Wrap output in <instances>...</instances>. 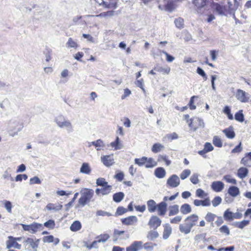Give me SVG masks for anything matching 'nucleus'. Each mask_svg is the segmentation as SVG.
Here are the masks:
<instances>
[{
	"label": "nucleus",
	"instance_id": "1",
	"mask_svg": "<svg viewBox=\"0 0 251 251\" xmlns=\"http://www.w3.org/2000/svg\"><path fill=\"white\" fill-rule=\"evenodd\" d=\"M80 193L81 196L78 200V205L76 206V208L79 206L83 207L89 203L94 196V192L92 189L85 188L82 189Z\"/></svg>",
	"mask_w": 251,
	"mask_h": 251
},
{
	"label": "nucleus",
	"instance_id": "2",
	"mask_svg": "<svg viewBox=\"0 0 251 251\" xmlns=\"http://www.w3.org/2000/svg\"><path fill=\"white\" fill-rule=\"evenodd\" d=\"M188 126L193 129L194 131H196L199 128H203L204 127V123L202 119L195 117L193 119H190Z\"/></svg>",
	"mask_w": 251,
	"mask_h": 251
},
{
	"label": "nucleus",
	"instance_id": "3",
	"mask_svg": "<svg viewBox=\"0 0 251 251\" xmlns=\"http://www.w3.org/2000/svg\"><path fill=\"white\" fill-rule=\"evenodd\" d=\"M23 229L25 231H30L31 233H36L39 229L42 227L41 224L33 222L30 225L22 224Z\"/></svg>",
	"mask_w": 251,
	"mask_h": 251
},
{
	"label": "nucleus",
	"instance_id": "4",
	"mask_svg": "<svg viewBox=\"0 0 251 251\" xmlns=\"http://www.w3.org/2000/svg\"><path fill=\"white\" fill-rule=\"evenodd\" d=\"M251 95L245 91L238 89L235 94L236 98L241 102H248L249 101Z\"/></svg>",
	"mask_w": 251,
	"mask_h": 251
},
{
	"label": "nucleus",
	"instance_id": "5",
	"mask_svg": "<svg viewBox=\"0 0 251 251\" xmlns=\"http://www.w3.org/2000/svg\"><path fill=\"white\" fill-rule=\"evenodd\" d=\"M6 248L10 249L12 247H14L15 249L20 250L21 249L22 246L19 244L16 241V238L10 236L8 237V240L6 242Z\"/></svg>",
	"mask_w": 251,
	"mask_h": 251
},
{
	"label": "nucleus",
	"instance_id": "6",
	"mask_svg": "<svg viewBox=\"0 0 251 251\" xmlns=\"http://www.w3.org/2000/svg\"><path fill=\"white\" fill-rule=\"evenodd\" d=\"M180 183V180L176 175H172L167 180V184L172 188L178 186Z\"/></svg>",
	"mask_w": 251,
	"mask_h": 251
},
{
	"label": "nucleus",
	"instance_id": "7",
	"mask_svg": "<svg viewBox=\"0 0 251 251\" xmlns=\"http://www.w3.org/2000/svg\"><path fill=\"white\" fill-rule=\"evenodd\" d=\"M199 220V216L193 214L189 216H188L185 219V222H186L189 226L192 228V227L196 225V224Z\"/></svg>",
	"mask_w": 251,
	"mask_h": 251
},
{
	"label": "nucleus",
	"instance_id": "8",
	"mask_svg": "<svg viewBox=\"0 0 251 251\" xmlns=\"http://www.w3.org/2000/svg\"><path fill=\"white\" fill-rule=\"evenodd\" d=\"M161 219L157 216H152L149 221L148 225L154 229H156L161 225Z\"/></svg>",
	"mask_w": 251,
	"mask_h": 251
},
{
	"label": "nucleus",
	"instance_id": "9",
	"mask_svg": "<svg viewBox=\"0 0 251 251\" xmlns=\"http://www.w3.org/2000/svg\"><path fill=\"white\" fill-rule=\"evenodd\" d=\"M143 248L142 241H134L129 246L126 248V251H138Z\"/></svg>",
	"mask_w": 251,
	"mask_h": 251
},
{
	"label": "nucleus",
	"instance_id": "10",
	"mask_svg": "<svg viewBox=\"0 0 251 251\" xmlns=\"http://www.w3.org/2000/svg\"><path fill=\"white\" fill-rule=\"evenodd\" d=\"M121 222L123 225L129 226L132 225L134 223H136L138 219L135 216H130L126 218L121 219Z\"/></svg>",
	"mask_w": 251,
	"mask_h": 251
},
{
	"label": "nucleus",
	"instance_id": "11",
	"mask_svg": "<svg viewBox=\"0 0 251 251\" xmlns=\"http://www.w3.org/2000/svg\"><path fill=\"white\" fill-rule=\"evenodd\" d=\"M167 203L165 201H161L157 204V210L158 215L163 216L166 214L167 210Z\"/></svg>",
	"mask_w": 251,
	"mask_h": 251
},
{
	"label": "nucleus",
	"instance_id": "12",
	"mask_svg": "<svg viewBox=\"0 0 251 251\" xmlns=\"http://www.w3.org/2000/svg\"><path fill=\"white\" fill-rule=\"evenodd\" d=\"M101 161L106 167H110L114 163L112 155H103L101 156Z\"/></svg>",
	"mask_w": 251,
	"mask_h": 251
},
{
	"label": "nucleus",
	"instance_id": "13",
	"mask_svg": "<svg viewBox=\"0 0 251 251\" xmlns=\"http://www.w3.org/2000/svg\"><path fill=\"white\" fill-rule=\"evenodd\" d=\"M60 128H66L68 133L72 132L74 131L73 126L72 123L69 120L66 119L61 122L60 125L58 126Z\"/></svg>",
	"mask_w": 251,
	"mask_h": 251
},
{
	"label": "nucleus",
	"instance_id": "14",
	"mask_svg": "<svg viewBox=\"0 0 251 251\" xmlns=\"http://www.w3.org/2000/svg\"><path fill=\"white\" fill-rule=\"evenodd\" d=\"M60 128H66L68 133L72 132L74 131L73 126L72 123L69 120L66 119L61 122L60 125L58 126Z\"/></svg>",
	"mask_w": 251,
	"mask_h": 251
},
{
	"label": "nucleus",
	"instance_id": "15",
	"mask_svg": "<svg viewBox=\"0 0 251 251\" xmlns=\"http://www.w3.org/2000/svg\"><path fill=\"white\" fill-rule=\"evenodd\" d=\"M211 188L216 192H221L224 188V184L221 181H214L211 185Z\"/></svg>",
	"mask_w": 251,
	"mask_h": 251
},
{
	"label": "nucleus",
	"instance_id": "16",
	"mask_svg": "<svg viewBox=\"0 0 251 251\" xmlns=\"http://www.w3.org/2000/svg\"><path fill=\"white\" fill-rule=\"evenodd\" d=\"M88 147H90L91 145L94 146L97 151L101 150V148H103L105 146V144L101 139H98L96 141L91 142H88Z\"/></svg>",
	"mask_w": 251,
	"mask_h": 251
},
{
	"label": "nucleus",
	"instance_id": "17",
	"mask_svg": "<svg viewBox=\"0 0 251 251\" xmlns=\"http://www.w3.org/2000/svg\"><path fill=\"white\" fill-rule=\"evenodd\" d=\"M226 137L229 139H233L235 136V133L232 126H230L228 128H226L223 130Z\"/></svg>",
	"mask_w": 251,
	"mask_h": 251
},
{
	"label": "nucleus",
	"instance_id": "18",
	"mask_svg": "<svg viewBox=\"0 0 251 251\" xmlns=\"http://www.w3.org/2000/svg\"><path fill=\"white\" fill-rule=\"evenodd\" d=\"M213 8L220 15H226L225 6L221 5L218 3H214L213 4Z\"/></svg>",
	"mask_w": 251,
	"mask_h": 251
},
{
	"label": "nucleus",
	"instance_id": "19",
	"mask_svg": "<svg viewBox=\"0 0 251 251\" xmlns=\"http://www.w3.org/2000/svg\"><path fill=\"white\" fill-rule=\"evenodd\" d=\"M194 204L196 206L202 205L203 206H208L210 205V200L208 198H205L203 200H195Z\"/></svg>",
	"mask_w": 251,
	"mask_h": 251
},
{
	"label": "nucleus",
	"instance_id": "20",
	"mask_svg": "<svg viewBox=\"0 0 251 251\" xmlns=\"http://www.w3.org/2000/svg\"><path fill=\"white\" fill-rule=\"evenodd\" d=\"M154 174L156 177L162 178L165 177L166 172L164 168L159 167L155 169Z\"/></svg>",
	"mask_w": 251,
	"mask_h": 251
},
{
	"label": "nucleus",
	"instance_id": "21",
	"mask_svg": "<svg viewBox=\"0 0 251 251\" xmlns=\"http://www.w3.org/2000/svg\"><path fill=\"white\" fill-rule=\"evenodd\" d=\"M164 230L163 233V238L164 240L167 239L172 233V227L169 224H166L164 226Z\"/></svg>",
	"mask_w": 251,
	"mask_h": 251
},
{
	"label": "nucleus",
	"instance_id": "22",
	"mask_svg": "<svg viewBox=\"0 0 251 251\" xmlns=\"http://www.w3.org/2000/svg\"><path fill=\"white\" fill-rule=\"evenodd\" d=\"M148 211L150 213L154 212L157 209V204L153 200H150L147 202Z\"/></svg>",
	"mask_w": 251,
	"mask_h": 251
},
{
	"label": "nucleus",
	"instance_id": "23",
	"mask_svg": "<svg viewBox=\"0 0 251 251\" xmlns=\"http://www.w3.org/2000/svg\"><path fill=\"white\" fill-rule=\"evenodd\" d=\"M227 193L228 194L233 197H236L240 194V190L238 187L235 186H229Z\"/></svg>",
	"mask_w": 251,
	"mask_h": 251
},
{
	"label": "nucleus",
	"instance_id": "24",
	"mask_svg": "<svg viewBox=\"0 0 251 251\" xmlns=\"http://www.w3.org/2000/svg\"><path fill=\"white\" fill-rule=\"evenodd\" d=\"M227 3L229 10L231 11H234L237 10L239 5V3L237 0H228Z\"/></svg>",
	"mask_w": 251,
	"mask_h": 251
},
{
	"label": "nucleus",
	"instance_id": "25",
	"mask_svg": "<svg viewBox=\"0 0 251 251\" xmlns=\"http://www.w3.org/2000/svg\"><path fill=\"white\" fill-rule=\"evenodd\" d=\"M208 2V0H193V3L200 10L203 8Z\"/></svg>",
	"mask_w": 251,
	"mask_h": 251
},
{
	"label": "nucleus",
	"instance_id": "26",
	"mask_svg": "<svg viewBox=\"0 0 251 251\" xmlns=\"http://www.w3.org/2000/svg\"><path fill=\"white\" fill-rule=\"evenodd\" d=\"M249 173L248 169L246 167H240L237 171V175L240 178L246 177Z\"/></svg>",
	"mask_w": 251,
	"mask_h": 251
},
{
	"label": "nucleus",
	"instance_id": "27",
	"mask_svg": "<svg viewBox=\"0 0 251 251\" xmlns=\"http://www.w3.org/2000/svg\"><path fill=\"white\" fill-rule=\"evenodd\" d=\"M63 206L62 205L60 204H53L51 203H48L47 206H46V208L48 210H54V211H58L61 210Z\"/></svg>",
	"mask_w": 251,
	"mask_h": 251
},
{
	"label": "nucleus",
	"instance_id": "28",
	"mask_svg": "<svg viewBox=\"0 0 251 251\" xmlns=\"http://www.w3.org/2000/svg\"><path fill=\"white\" fill-rule=\"evenodd\" d=\"M82 227V225L80 221H74L70 227V230L73 232H76L79 230Z\"/></svg>",
	"mask_w": 251,
	"mask_h": 251
},
{
	"label": "nucleus",
	"instance_id": "29",
	"mask_svg": "<svg viewBox=\"0 0 251 251\" xmlns=\"http://www.w3.org/2000/svg\"><path fill=\"white\" fill-rule=\"evenodd\" d=\"M125 194L122 192H117L113 195V200L116 203L120 202L124 198Z\"/></svg>",
	"mask_w": 251,
	"mask_h": 251
},
{
	"label": "nucleus",
	"instance_id": "30",
	"mask_svg": "<svg viewBox=\"0 0 251 251\" xmlns=\"http://www.w3.org/2000/svg\"><path fill=\"white\" fill-rule=\"evenodd\" d=\"M250 223V220H243L241 222H235L232 223V226L236 227L240 229L244 228L245 226H247Z\"/></svg>",
	"mask_w": 251,
	"mask_h": 251
},
{
	"label": "nucleus",
	"instance_id": "31",
	"mask_svg": "<svg viewBox=\"0 0 251 251\" xmlns=\"http://www.w3.org/2000/svg\"><path fill=\"white\" fill-rule=\"evenodd\" d=\"M80 172L82 174L88 175L91 173V169L88 163H83L80 168Z\"/></svg>",
	"mask_w": 251,
	"mask_h": 251
},
{
	"label": "nucleus",
	"instance_id": "32",
	"mask_svg": "<svg viewBox=\"0 0 251 251\" xmlns=\"http://www.w3.org/2000/svg\"><path fill=\"white\" fill-rule=\"evenodd\" d=\"M223 218L225 220L230 222L233 220V213L229 209H227L223 214Z\"/></svg>",
	"mask_w": 251,
	"mask_h": 251
},
{
	"label": "nucleus",
	"instance_id": "33",
	"mask_svg": "<svg viewBox=\"0 0 251 251\" xmlns=\"http://www.w3.org/2000/svg\"><path fill=\"white\" fill-rule=\"evenodd\" d=\"M157 165V162L152 157H147V162L145 164L146 168H152Z\"/></svg>",
	"mask_w": 251,
	"mask_h": 251
},
{
	"label": "nucleus",
	"instance_id": "34",
	"mask_svg": "<svg viewBox=\"0 0 251 251\" xmlns=\"http://www.w3.org/2000/svg\"><path fill=\"white\" fill-rule=\"evenodd\" d=\"M180 211L182 214L186 215L190 213L192 209L190 204L184 203L181 206Z\"/></svg>",
	"mask_w": 251,
	"mask_h": 251
},
{
	"label": "nucleus",
	"instance_id": "35",
	"mask_svg": "<svg viewBox=\"0 0 251 251\" xmlns=\"http://www.w3.org/2000/svg\"><path fill=\"white\" fill-rule=\"evenodd\" d=\"M179 212V206L177 204L171 205L169 206V211L168 215L172 216L176 215Z\"/></svg>",
	"mask_w": 251,
	"mask_h": 251
},
{
	"label": "nucleus",
	"instance_id": "36",
	"mask_svg": "<svg viewBox=\"0 0 251 251\" xmlns=\"http://www.w3.org/2000/svg\"><path fill=\"white\" fill-rule=\"evenodd\" d=\"M249 159L251 160V152H247L245 156L241 160V163L247 167H251V164H248Z\"/></svg>",
	"mask_w": 251,
	"mask_h": 251
},
{
	"label": "nucleus",
	"instance_id": "37",
	"mask_svg": "<svg viewBox=\"0 0 251 251\" xmlns=\"http://www.w3.org/2000/svg\"><path fill=\"white\" fill-rule=\"evenodd\" d=\"M110 146L114 148L115 150H120L122 148V146L120 143V140L118 136L116 137L115 140L110 143Z\"/></svg>",
	"mask_w": 251,
	"mask_h": 251
},
{
	"label": "nucleus",
	"instance_id": "38",
	"mask_svg": "<svg viewBox=\"0 0 251 251\" xmlns=\"http://www.w3.org/2000/svg\"><path fill=\"white\" fill-rule=\"evenodd\" d=\"M179 229L181 233H184L185 234H188L191 232L192 228H190L186 223H185V225L180 224L179 226Z\"/></svg>",
	"mask_w": 251,
	"mask_h": 251
},
{
	"label": "nucleus",
	"instance_id": "39",
	"mask_svg": "<svg viewBox=\"0 0 251 251\" xmlns=\"http://www.w3.org/2000/svg\"><path fill=\"white\" fill-rule=\"evenodd\" d=\"M25 242L27 244H29L31 247L32 248L33 251H37L38 248L37 244L34 242L33 239L28 237L25 241Z\"/></svg>",
	"mask_w": 251,
	"mask_h": 251
},
{
	"label": "nucleus",
	"instance_id": "40",
	"mask_svg": "<svg viewBox=\"0 0 251 251\" xmlns=\"http://www.w3.org/2000/svg\"><path fill=\"white\" fill-rule=\"evenodd\" d=\"M52 53V50L48 48H46L43 51V54L45 56L46 62H49L51 60Z\"/></svg>",
	"mask_w": 251,
	"mask_h": 251
},
{
	"label": "nucleus",
	"instance_id": "41",
	"mask_svg": "<svg viewBox=\"0 0 251 251\" xmlns=\"http://www.w3.org/2000/svg\"><path fill=\"white\" fill-rule=\"evenodd\" d=\"M109 238V235L107 233L100 234L96 237L98 240V243H104L106 242Z\"/></svg>",
	"mask_w": 251,
	"mask_h": 251
},
{
	"label": "nucleus",
	"instance_id": "42",
	"mask_svg": "<svg viewBox=\"0 0 251 251\" xmlns=\"http://www.w3.org/2000/svg\"><path fill=\"white\" fill-rule=\"evenodd\" d=\"M103 7L108 9L113 8L115 9H116L118 7V3L117 1L111 0L109 2L105 1V3H104Z\"/></svg>",
	"mask_w": 251,
	"mask_h": 251
},
{
	"label": "nucleus",
	"instance_id": "43",
	"mask_svg": "<svg viewBox=\"0 0 251 251\" xmlns=\"http://www.w3.org/2000/svg\"><path fill=\"white\" fill-rule=\"evenodd\" d=\"M235 120L239 122H243L244 120V115L243 113V110H240L237 112L234 116Z\"/></svg>",
	"mask_w": 251,
	"mask_h": 251
},
{
	"label": "nucleus",
	"instance_id": "44",
	"mask_svg": "<svg viewBox=\"0 0 251 251\" xmlns=\"http://www.w3.org/2000/svg\"><path fill=\"white\" fill-rule=\"evenodd\" d=\"M147 157L143 156L140 158H135L134 159V163L138 165L139 166H145V164L147 162Z\"/></svg>",
	"mask_w": 251,
	"mask_h": 251
},
{
	"label": "nucleus",
	"instance_id": "45",
	"mask_svg": "<svg viewBox=\"0 0 251 251\" xmlns=\"http://www.w3.org/2000/svg\"><path fill=\"white\" fill-rule=\"evenodd\" d=\"M216 215L211 212H208L205 216V219L207 222L211 223V226H213V222L214 221L215 218L216 217Z\"/></svg>",
	"mask_w": 251,
	"mask_h": 251
},
{
	"label": "nucleus",
	"instance_id": "46",
	"mask_svg": "<svg viewBox=\"0 0 251 251\" xmlns=\"http://www.w3.org/2000/svg\"><path fill=\"white\" fill-rule=\"evenodd\" d=\"M164 148V146L160 143L154 144L151 148V151L153 153H157L161 151V150Z\"/></svg>",
	"mask_w": 251,
	"mask_h": 251
},
{
	"label": "nucleus",
	"instance_id": "47",
	"mask_svg": "<svg viewBox=\"0 0 251 251\" xmlns=\"http://www.w3.org/2000/svg\"><path fill=\"white\" fill-rule=\"evenodd\" d=\"M159 236L158 233L155 230H151L149 232L147 237L150 240H153L154 239L158 238Z\"/></svg>",
	"mask_w": 251,
	"mask_h": 251
},
{
	"label": "nucleus",
	"instance_id": "48",
	"mask_svg": "<svg viewBox=\"0 0 251 251\" xmlns=\"http://www.w3.org/2000/svg\"><path fill=\"white\" fill-rule=\"evenodd\" d=\"M96 186H101V187L108 185V182L105 180V179L103 177H99L96 180Z\"/></svg>",
	"mask_w": 251,
	"mask_h": 251
},
{
	"label": "nucleus",
	"instance_id": "49",
	"mask_svg": "<svg viewBox=\"0 0 251 251\" xmlns=\"http://www.w3.org/2000/svg\"><path fill=\"white\" fill-rule=\"evenodd\" d=\"M127 211V209L123 206H119L116 209V211L114 216L117 217L126 213Z\"/></svg>",
	"mask_w": 251,
	"mask_h": 251
},
{
	"label": "nucleus",
	"instance_id": "50",
	"mask_svg": "<svg viewBox=\"0 0 251 251\" xmlns=\"http://www.w3.org/2000/svg\"><path fill=\"white\" fill-rule=\"evenodd\" d=\"M164 7L165 10L169 12H172L175 9L174 4L172 1H168V2L164 5Z\"/></svg>",
	"mask_w": 251,
	"mask_h": 251
},
{
	"label": "nucleus",
	"instance_id": "51",
	"mask_svg": "<svg viewBox=\"0 0 251 251\" xmlns=\"http://www.w3.org/2000/svg\"><path fill=\"white\" fill-rule=\"evenodd\" d=\"M174 23L176 27L182 28L184 27V20L182 18L179 17L175 20Z\"/></svg>",
	"mask_w": 251,
	"mask_h": 251
},
{
	"label": "nucleus",
	"instance_id": "52",
	"mask_svg": "<svg viewBox=\"0 0 251 251\" xmlns=\"http://www.w3.org/2000/svg\"><path fill=\"white\" fill-rule=\"evenodd\" d=\"M112 188V186L109 184L101 187L102 195H107L110 194L111 192Z\"/></svg>",
	"mask_w": 251,
	"mask_h": 251
},
{
	"label": "nucleus",
	"instance_id": "53",
	"mask_svg": "<svg viewBox=\"0 0 251 251\" xmlns=\"http://www.w3.org/2000/svg\"><path fill=\"white\" fill-rule=\"evenodd\" d=\"M213 144L217 147L221 148L223 146V143L221 139L217 136H215L213 139Z\"/></svg>",
	"mask_w": 251,
	"mask_h": 251
},
{
	"label": "nucleus",
	"instance_id": "54",
	"mask_svg": "<svg viewBox=\"0 0 251 251\" xmlns=\"http://www.w3.org/2000/svg\"><path fill=\"white\" fill-rule=\"evenodd\" d=\"M55 222L53 220H49L47 222H45L44 223V226L49 228H50L51 229H54L55 227Z\"/></svg>",
	"mask_w": 251,
	"mask_h": 251
},
{
	"label": "nucleus",
	"instance_id": "55",
	"mask_svg": "<svg viewBox=\"0 0 251 251\" xmlns=\"http://www.w3.org/2000/svg\"><path fill=\"white\" fill-rule=\"evenodd\" d=\"M196 72L200 76L203 77L204 81L207 80V75L204 71V70L201 68L200 67H197Z\"/></svg>",
	"mask_w": 251,
	"mask_h": 251
},
{
	"label": "nucleus",
	"instance_id": "56",
	"mask_svg": "<svg viewBox=\"0 0 251 251\" xmlns=\"http://www.w3.org/2000/svg\"><path fill=\"white\" fill-rule=\"evenodd\" d=\"M223 179L226 180L227 182L232 183L233 184H237V181L235 178H231V176L226 175L224 176Z\"/></svg>",
	"mask_w": 251,
	"mask_h": 251
},
{
	"label": "nucleus",
	"instance_id": "57",
	"mask_svg": "<svg viewBox=\"0 0 251 251\" xmlns=\"http://www.w3.org/2000/svg\"><path fill=\"white\" fill-rule=\"evenodd\" d=\"M17 126V127H15L12 129V131H13L14 133L12 135L13 136H14L15 135L17 134L18 132L20 131L23 128V126L22 124H20L18 122H16L14 123Z\"/></svg>",
	"mask_w": 251,
	"mask_h": 251
},
{
	"label": "nucleus",
	"instance_id": "58",
	"mask_svg": "<svg viewBox=\"0 0 251 251\" xmlns=\"http://www.w3.org/2000/svg\"><path fill=\"white\" fill-rule=\"evenodd\" d=\"M206 233H201L196 235L194 237L195 241L199 243L201 240H206Z\"/></svg>",
	"mask_w": 251,
	"mask_h": 251
},
{
	"label": "nucleus",
	"instance_id": "59",
	"mask_svg": "<svg viewBox=\"0 0 251 251\" xmlns=\"http://www.w3.org/2000/svg\"><path fill=\"white\" fill-rule=\"evenodd\" d=\"M191 174V171L189 169L183 170L180 175V177L181 179L184 180L188 177Z\"/></svg>",
	"mask_w": 251,
	"mask_h": 251
},
{
	"label": "nucleus",
	"instance_id": "60",
	"mask_svg": "<svg viewBox=\"0 0 251 251\" xmlns=\"http://www.w3.org/2000/svg\"><path fill=\"white\" fill-rule=\"evenodd\" d=\"M196 196L200 198H203L206 196L207 194L202 189L199 188L196 191Z\"/></svg>",
	"mask_w": 251,
	"mask_h": 251
},
{
	"label": "nucleus",
	"instance_id": "61",
	"mask_svg": "<svg viewBox=\"0 0 251 251\" xmlns=\"http://www.w3.org/2000/svg\"><path fill=\"white\" fill-rule=\"evenodd\" d=\"M219 231L222 233H224L226 235L230 234V230L229 228L226 225H223L219 228Z\"/></svg>",
	"mask_w": 251,
	"mask_h": 251
},
{
	"label": "nucleus",
	"instance_id": "62",
	"mask_svg": "<svg viewBox=\"0 0 251 251\" xmlns=\"http://www.w3.org/2000/svg\"><path fill=\"white\" fill-rule=\"evenodd\" d=\"M4 201V205L5 209L7 210V212L9 213H11L12 212V205L11 201H9L5 200Z\"/></svg>",
	"mask_w": 251,
	"mask_h": 251
},
{
	"label": "nucleus",
	"instance_id": "63",
	"mask_svg": "<svg viewBox=\"0 0 251 251\" xmlns=\"http://www.w3.org/2000/svg\"><path fill=\"white\" fill-rule=\"evenodd\" d=\"M222 198L219 196H216L212 201V205L214 207L219 205L222 202Z\"/></svg>",
	"mask_w": 251,
	"mask_h": 251
},
{
	"label": "nucleus",
	"instance_id": "64",
	"mask_svg": "<svg viewBox=\"0 0 251 251\" xmlns=\"http://www.w3.org/2000/svg\"><path fill=\"white\" fill-rule=\"evenodd\" d=\"M67 45L70 48H76L78 47L77 43L74 41L72 38H69L67 43Z\"/></svg>",
	"mask_w": 251,
	"mask_h": 251
}]
</instances>
